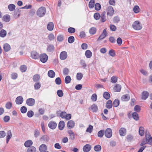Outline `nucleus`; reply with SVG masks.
I'll return each mask as SVG.
<instances>
[{
    "label": "nucleus",
    "instance_id": "nucleus-1",
    "mask_svg": "<svg viewBox=\"0 0 152 152\" xmlns=\"http://www.w3.org/2000/svg\"><path fill=\"white\" fill-rule=\"evenodd\" d=\"M146 140H143L140 144L141 146H143L147 143L148 144H152V137L149 132H146L145 133Z\"/></svg>",
    "mask_w": 152,
    "mask_h": 152
},
{
    "label": "nucleus",
    "instance_id": "nucleus-2",
    "mask_svg": "<svg viewBox=\"0 0 152 152\" xmlns=\"http://www.w3.org/2000/svg\"><path fill=\"white\" fill-rule=\"evenodd\" d=\"M46 10L45 7H41L39 8L37 12V14L39 17H42L45 15Z\"/></svg>",
    "mask_w": 152,
    "mask_h": 152
},
{
    "label": "nucleus",
    "instance_id": "nucleus-3",
    "mask_svg": "<svg viewBox=\"0 0 152 152\" xmlns=\"http://www.w3.org/2000/svg\"><path fill=\"white\" fill-rule=\"evenodd\" d=\"M132 26L133 28L136 30H140L142 28V25L141 24L140 22L138 20L134 21L133 23Z\"/></svg>",
    "mask_w": 152,
    "mask_h": 152
},
{
    "label": "nucleus",
    "instance_id": "nucleus-4",
    "mask_svg": "<svg viewBox=\"0 0 152 152\" xmlns=\"http://www.w3.org/2000/svg\"><path fill=\"white\" fill-rule=\"evenodd\" d=\"M107 14V16H112L114 12L113 8L111 6H109L106 9Z\"/></svg>",
    "mask_w": 152,
    "mask_h": 152
},
{
    "label": "nucleus",
    "instance_id": "nucleus-5",
    "mask_svg": "<svg viewBox=\"0 0 152 152\" xmlns=\"http://www.w3.org/2000/svg\"><path fill=\"white\" fill-rule=\"evenodd\" d=\"M40 61L43 63H45L48 60V57L45 53L42 54L39 56V57Z\"/></svg>",
    "mask_w": 152,
    "mask_h": 152
},
{
    "label": "nucleus",
    "instance_id": "nucleus-6",
    "mask_svg": "<svg viewBox=\"0 0 152 152\" xmlns=\"http://www.w3.org/2000/svg\"><path fill=\"white\" fill-rule=\"evenodd\" d=\"M104 134L105 136L108 138H110L112 135V130L110 128H107L104 132Z\"/></svg>",
    "mask_w": 152,
    "mask_h": 152
},
{
    "label": "nucleus",
    "instance_id": "nucleus-7",
    "mask_svg": "<svg viewBox=\"0 0 152 152\" xmlns=\"http://www.w3.org/2000/svg\"><path fill=\"white\" fill-rule=\"evenodd\" d=\"M26 104L28 106H34L35 103L34 99L32 98L27 99L26 100Z\"/></svg>",
    "mask_w": 152,
    "mask_h": 152
},
{
    "label": "nucleus",
    "instance_id": "nucleus-8",
    "mask_svg": "<svg viewBox=\"0 0 152 152\" xmlns=\"http://www.w3.org/2000/svg\"><path fill=\"white\" fill-rule=\"evenodd\" d=\"M107 32L106 29H104L102 34L99 36V37L97 39L98 41H99L102 39L105 38L107 35Z\"/></svg>",
    "mask_w": 152,
    "mask_h": 152
},
{
    "label": "nucleus",
    "instance_id": "nucleus-9",
    "mask_svg": "<svg viewBox=\"0 0 152 152\" xmlns=\"http://www.w3.org/2000/svg\"><path fill=\"white\" fill-rule=\"evenodd\" d=\"M67 56V52L65 51L61 52L60 55V58L61 60H64L66 59Z\"/></svg>",
    "mask_w": 152,
    "mask_h": 152
},
{
    "label": "nucleus",
    "instance_id": "nucleus-10",
    "mask_svg": "<svg viewBox=\"0 0 152 152\" xmlns=\"http://www.w3.org/2000/svg\"><path fill=\"white\" fill-rule=\"evenodd\" d=\"M149 95V93L147 91H144L142 93L141 99L143 100H146Z\"/></svg>",
    "mask_w": 152,
    "mask_h": 152
},
{
    "label": "nucleus",
    "instance_id": "nucleus-11",
    "mask_svg": "<svg viewBox=\"0 0 152 152\" xmlns=\"http://www.w3.org/2000/svg\"><path fill=\"white\" fill-rule=\"evenodd\" d=\"M75 126V123L72 120L69 121L67 124V127L69 129L73 128Z\"/></svg>",
    "mask_w": 152,
    "mask_h": 152
},
{
    "label": "nucleus",
    "instance_id": "nucleus-12",
    "mask_svg": "<svg viewBox=\"0 0 152 152\" xmlns=\"http://www.w3.org/2000/svg\"><path fill=\"white\" fill-rule=\"evenodd\" d=\"M31 57L34 59H38L39 56V54L35 51H33L31 53Z\"/></svg>",
    "mask_w": 152,
    "mask_h": 152
},
{
    "label": "nucleus",
    "instance_id": "nucleus-13",
    "mask_svg": "<svg viewBox=\"0 0 152 152\" xmlns=\"http://www.w3.org/2000/svg\"><path fill=\"white\" fill-rule=\"evenodd\" d=\"M48 126L51 129H54L57 126V124L54 121H50L49 123Z\"/></svg>",
    "mask_w": 152,
    "mask_h": 152
},
{
    "label": "nucleus",
    "instance_id": "nucleus-14",
    "mask_svg": "<svg viewBox=\"0 0 152 152\" xmlns=\"http://www.w3.org/2000/svg\"><path fill=\"white\" fill-rule=\"evenodd\" d=\"M91 147L90 145L87 144L83 146V150L84 152H88L91 150Z\"/></svg>",
    "mask_w": 152,
    "mask_h": 152
},
{
    "label": "nucleus",
    "instance_id": "nucleus-15",
    "mask_svg": "<svg viewBox=\"0 0 152 152\" xmlns=\"http://www.w3.org/2000/svg\"><path fill=\"white\" fill-rule=\"evenodd\" d=\"M47 147L46 145L42 144L39 148V150L41 152H45L47 150Z\"/></svg>",
    "mask_w": 152,
    "mask_h": 152
},
{
    "label": "nucleus",
    "instance_id": "nucleus-16",
    "mask_svg": "<svg viewBox=\"0 0 152 152\" xmlns=\"http://www.w3.org/2000/svg\"><path fill=\"white\" fill-rule=\"evenodd\" d=\"M100 21L102 22H105L107 20L106 17V12L105 11L103 12L100 15Z\"/></svg>",
    "mask_w": 152,
    "mask_h": 152
},
{
    "label": "nucleus",
    "instance_id": "nucleus-17",
    "mask_svg": "<svg viewBox=\"0 0 152 152\" xmlns=\"http://www.w3.org/2000/svg\"><path fill=\"white\" fill-rule=\"evenodd\" d=\"M23 101V99L22 96H18L16 99L15 102L18 104H21Z\"/></svg>",
    "mask_w": 152,
    "mask_h": 152
},
{
    "label": "nucleus",
    "instance_id": "nucleus-18",
    "mask_svg": "<svg viewBox=\"0 0 152 152\" xmlns=\"http://www.w3.org/2000/svg\"><path fill=\"white\" fill-rule=\"evenodd\" d=\"M11 46L8 44L5 43L3 46V49L6 52H7L11 49Z\"/></svg>",
    "mask_w": 152,
    "mask_h": 152
},
{
    "label": "nucleus",
    "instance_id": "nucleus-19",
    "mask_svg": "<svg viewBox=\"0 0 152 152\" xmlns=\"http://www.w3.org/2000/svg\"><path fill=\"white\" fill-rule=\"evenodd\" d=\"M89 110L91 109L93 112H96L98 110V107L95 104H93L91 105V107L88 108Z\"/></svg>",
    "mask_w": 152,
    "mask_h": 152
},
{
    "label": "nucleus",
    "instance_id": "nucleus-20",
    "mask_svg": "<svg viewBox=\"0 0 152 152\" xmlns=\"http://www.w3.org/2000/svg\"><path fill=\"white\" fill-rule=\"evenodd\" d=\"M68 134H69L71 139L74 140L75 138V134L74 132L72 130H69L67 131Z\"/></svg>",
    "mask_w": 152,
    "mask_h": 152
},
{
    "label": "nucleus",
    "instance_id": "nucleus-21",
    "mask_svg": "<svg viewBox=\"0 0 152 152\" xmlns=\"http://www.w3.org/2000/svg\"><path fill=\"white\" fill-rule=\"evenodd\" d=\"M130 98V96L128 94L124 95L122 96L121 98L122 100L124 101H127Z\"/></svg>",
    "mask_w": 152,
    "mask_h": 152
},
{
    "label": "nucleus",
    "instance_id": "nucleus-22",
    "mask_svg": "<svg viewBox=\"0 0 152 152\" xmlns=\"http://www.w3.org/2000/svg\"><path fill=\"white\" fill-rule=\"evenodd\" d=\"M65 126V123L64 121H60L58 125V127L60 130H62Z\"/></svg>",
    "mask_w": 152,
    "mask_h": 152
},
{
    "label": "nucleus",
    "instance_id": "nucleus-23",
    "mask_svg": "<svg viewBox=\"0 0 152 152\" xmlns=\"http://www.w3.org/2000/svg\"><path fill=\"white\" fill-rule=\"evenodd\" d=\"M40 78V77L39 75L36 74L33 76V80L34 82L38 81Z\"/></svg>",
    "mask_w": 152,
    "mask_h": 152
},
{
    "label": "nucleus",
    "instance_id": "nucleus-24",
    "mask_svg": "<svg viewBox=\"0 0 152 152\" xmlns=\"http://www.w3.org/2000/svg\"><path fill=\"white\" fill-rule=\"evenodd\" d=\"M32 144V141L31 140H28L25 142L24 145L26 147H29L31 146Z\"/></svg>",
    "mask_w": 152,
    "mask_h": 152
},
{
    "label": "nucleus",
    "instance_id": "nucleus-25",
    "mask_svg": "<svg viewBox=\"0 0 152 152\" xmlns=\"http://www.w3.org/2000/svg\"><path fill=\"white\" fill-rule=\"evenodd\" d=\"M54 25L53 23L52 22H50L48 24L47 26V28L49 31H52L54 28Z\"/></svg>",
    "mask_w": 152,
    "mask_h": 152
},
{
    "label": "nucleus",
    "instance_id": "nucleus-26",
    "mask_svg": "<svg viewBox=\"0 0 152 152\" xmlns=\"http://www.w3.org/2000/svg\"><path fill=\"white\" fill-rule=\"evenodd\" d=\"M121 89V86L120 85L117 84L113 88V89L115 92H119L120 91Z\"/></svg>",
    "mask_w": 152,
    "mask_h": 152
},
{
    "label": "nucleus",
    "instance_id": "nucleus-27",
    "mask_svg": "<svg viewBox=\"0 0 152 152\" xmlns=\"http://www.w3.org/2000/svg\"><path fill=\"white\" fill-rule=\"evenodd\" d=\"M2 19L5 22H9L10 19V16L9 15H5L3 16Z\"/></svg>",
    "mask_w": 152,
    "mask_h": 152
},
{
    "label": "nucleus",
    "instance_id": "nucleus-28",
    "mask_svg": "<svg viewBox=\"0 0 152 152\" xmlns=\"http://www.w3.org/2000/svg\"><path fill=\"white\" fill-rule=\"evenodd\" d=\"M126 132V129L124 128H121L119 130L120 135L121 136H124Z\"/></svg>",
    "mask_w": 152,
    "mask_h": 152
},
{
    "label": "nucleus",
    "instance_id": "nucleus-29",
    "mask_svg": "<svg viewBox=\"0 0 152 152\" xmlns=\"http://www.w3.org/2000/svg\"><path fill=\"white\" fill-rule=\"evenodd\" d=\"M12 137V134L10 130H9L7 132V140H6V142L7 143L10 139Z\"/></svg>",
    "mask_w": 152,
    "mask_h": 152
},
{
    "label": "nucleus",
    "instance_id": "nucleus-30",
    "mask_svg": "<svg viewBox=\"0 0 152 152\" xmlns=\"http://www.w3.org/2000/svg\"><path fill=\"white\" fill-rule=\"evenodd\" d=\"M96 31V29L95 27H92L89 30V33L91 35L95 34Z\"/></svg>",
    "mask_w": 152,
    "mask_h": 152
},
{
    "label": "nucleus",
    "instance_id": "nucleus-31",
    "mask_svg": "<svg viewBox=\"0 0 152 152\" xmlns=\"http://www.w3.org/2000/svg\"><path fill=\"white\" fill-rule=\"evenodd\" d=\"M85 54L86 57L88 58H90L92 56V53L89 50H86Z\"/></svg>",
    "mask_w": 152,
    "mask_h": 152
},
{
    "label": "nucleus",
    "instance_id": "nucleus-32",
    "mask_svg": "<svg viewBox=\"0 0 152 152\" xmlns=\"http://www.w3.org/2000/svg\"><path fill=\"white\" fill-rule=\"evenodd\" d=\"M40 140L41 141H44L45 142H48L49 140V137L47 135H44L42 136L40 139Z\"/></svg>",
    "mask_w": 152,
    "mask_h": 152
},
{
    "label": "nucleus",
    "instance_id": "nucleus-33",
    "mask_svg": "<svg viewBox=\"0 0 152 152\" xmlns=\"http://www.w3.org/2000/svg\"><path fill=\"white\" fill-rule=\"evenodd\" d=\"M106 106L107 108L110 109L112 106V102L111 100H108L106 103Z\"/></svg>",
    "mask_w": 152,
    "mask_h": 152
},
{
    "label": "nucleus",
    "instance_id": "nucleus-34",
    "mask_svg": "<svg viewBox=\"0 0 152 152\" xmlns=\"http://www.w3.org/2000/svg\"><path fill=\"white\" fill-rule=\"evenodd\" d=\"M7 35V32L4 29H2L0 31V36L1 37H4Z\"/></svg>",
    "mask_w": 152,
    "mask_h": 152
},
{
    "label": "nucleus",
    "instance_id": "nucleus-35",
    "mask_svg": "<svg viewBox=\"0 0 152 152\" xmlns=\"http://www.w3.org/2000/svg\"><path fill=\"white\" fill-rule=\"evenodd\" d=\"M140 10L139 6L136 5L134 6L133 8V11L135 13H138L140 11Z\"/></svg>",
    "mask_w": 152,
    "mask_h": 152
},
{
    "label": "nucleus",
    "instance_id": "nucleus-36",
    "mask_svg": "<svg viewBox=\"0 0 152 152\" xmlns=\"http://www.w3.org/2000/svg\"><path fill=\"white\" fill-rule=\"evenodd\" d=\"M55 75V72L52 70H49L48 72V75L50 77H53Z\"/></svg>",
    "mask_w": 152,
    "mask_h": 152
},
{
    "label": "nucleus",
    "instance_id": "nucleus-37",
    "mask_svg": "<svg viewBox=\"0 0 152 152\" xmlns=\"http://www.w3.org/2000/svg\"><path fill=\"white\" fill-rule=\"evenodd\" d=\"M54 47L53 45H50L48 46L47 48V51L49 52H52L54 51Z\"/></svg>",
    "mask_w": 152,
    "mask_h": 152
},
{
    "label": "nucleus",
    "instance_id": "nucleus-38",
    "mask_svg": "<svg viewBox=\"0 0 152 152\" xmlns=\"http://www.w3.org/2000/svg\"><path fill=\"white\" fill-rule=\"evenodd\" d=\"M71 77L69 76L68 75L66 77L64 81L66 84H68L71 82Z\"/></svg>",
    "mask_w": 152,
    "mask_h": 152
},
{
    "label": "nucleus",
    "instance_id": "nucleus-39",
    "mask_svg": "<svg viewBox=\"0 0 152 152\" xmlns=\"http://www.w3.org/2000/svg\"><path fill=\"white\" fill-rule=\"evenodd\" d=\"M144 130L143 127L141 126L139 129V133L140 135L143 136L144 134Z\"/></svg>",
    "mask_w": 152,
    "mask_h": 152
},
{
    "label": "nucleus",
    "instance_id": "nucleus-40",
    "mask_svg": "<svg viewBox=\"0 0 152 152\" xmlns=\"http://www.w3.org/2000/svg\"><path fill=\"white\" fill-rule=\"evenodd\" d=\"M15 8V5L13 4H10L8 6V8L9 10L11 11H12L14 10Z\"/></svg>",
    "mask_w": 152,
    "mask_h": 152
},
{
    "label": "nucleus",
    "instance_id": "nucleus-41",
    "mask_svg": "<svg viewBox=\"0 0 152 152\" xmlns=\"http://www.w3.org/2000/svg\"><path fill=\"white\" fill-rule=\"evenodd\" d=\"M109 55L112 57H114L115 56V52L114 50L113 49H110L109 51Z\"/></svg>",
    "mask_w": 152,
    "mask_h": 152
},
{
    "label": "nucleus",
    "instance_id": "nucleus-42",
    "mask_svg": "<svg viewBox=\"0 0 152 152\" xmlns=\"http://www.w3.org/2000/svg\"><path fill=\"white\" fill-rule=\"evenodd\" d=\"M36 148L34 146H31L28 148L27 151V152H36Z\"/></svg>",
    "mask_w": 152,
    "mask_h": 152
},
{
    "label": "nucleus",
    "instance_id": "nucleus-43",
    "mask_svg": "<svg viewBox=\"0 0 152 152\" xmlns=\"http://www.w3.org/2000/svg\"><path fill=\"white\" fill-rule=\"evenodd\" d=\"M12 104L11 102H8L6 104L5 107L7 109H10L12 107Z\"/></svg>",
    "mask_w": 152,
    "mask_h": 152
},
{
    "label": "nucleus",
    "instance_id": "nucleus-44",
    "mask_svg": "<svg viewBox=\"0 0 152 152\" xmlns=\"http://www.w3.org/2000/svg\"><path fill=\"white\" fill-rule=\"evenodd\" d=\"M94 149L96 151L99 152L101 151V147L100 145H97L94 147Z\"/></svg>",
    "mask_w": 152,
    "mask_h": 152
},
{
    "label": "nucleus",
    "instance_id": "nucleus-45",
    "mask_svg": "<svg viewBox=\"0 0 152 152\" xmlns=\"http://www.w3.org/2000/svg\"><path fill=\"white\" fill-rule=\"evenodd\" d=\"M119 101L117 99H115L113 102V106L114 107H117L119 104Z\"/></svg>",
    "mask_w": 152,
    "mask_h": 152
},
{
    "label": "nucleus",
    "instance_id": "nucleus-46",
    "mask_svg": "<svg viewBox=\"0 0 152 152\" xmlns=\"http://www.w3.org/2000/svg\"><path fill=\"white\" fill-rule=\"evenodd\" d=\"M95 2L94 0H91L89 1L88 4L89 7L90 8L94 7V5Z\"/></svg>",
    "mask_w": 152,
    "mask_h": 152
},
{
    "label": "nucleus",
    "instance_id": "nucleus-47",
    "mask_svg": "<svg viewBox=\"0 0 152 152\" xmlns=\"http://www.w3.org/2000/svg\"><path fill=\"white\" fill-rule=\"evenodd\" d=\"M132 117L135 120L137 121L139 119L138 115L136 112H134L133 113Z\"/></svg>",
    "mask_w": 152,
    "mask_h": 152
},
{
    "label": "nucleus",
    "instance_id": "nucleus-48",
    "mask_svg": "<svg viewBox=\"0 0 152 152\" xmlns=\"http://www.w3.org/2000/svg\"><path fill=\"white\" fill-rule=\"evenodd\" d=\"M103 97L106 99H108L110 97V94L107 92H105L104 93Z\"/></svg>",
    "mask_w": 152,
    "mask_h": 152
},
{
    "label": "nucleus",
    "instance_id": "nucleus-49",
    "mask_svg": "<svg viewBox=\"0 0 152 152\" xmlns=\"http://www.w3.org/2000/svg\"><path fill=\"white\" fill-rule=\"evenodd\" d=\"M104 133V130H102L99 131L98 133V136L99 137H102Z\"/></svg>",
    "mask_w": 152,
    "mask_h": 152
},
{
    "label": "nucleus",
    "instance_id": "nucleus-50",
    "mask_svg": "<svg viewBox=\"0 0 152 152\" xmlns=\"http://www.w3.org/2000/svg\"><path fill=\"white\" fill-rule=\"evenodd\" d=\"M97 97L95 94H93L91 96V99L93 102H95L97 100Z\"/></svg>",
    "mask_w": 152,
    "mask_h": 152
},
{
    "label": "nucleus",
    "instance_id": "nucleus-51",
    "mask_svg": "<svg viewBox=\"0 0 152 152\" xmlns=\"http://www.w3.org/2000/svg\"><path fill=\"white\" fill-rule=\"evenodd\" d=\"M41 85L39 82H37L34 85V88L36 90L39 89L41 87Z\"/></svg>",
    "mask_w": 152,
    "mask_h": 152
},
{
    "label": "nucleus",
    "instance_id": "nucleus-52",
    "mask_svg": "<svg viewBox=\"0 0 152 152\" xmlns=\"http://www.w3.org/2000/svg\"><path fill=\"white\" fill-rule=\"evenodd\" d=\"M27 66L24 65L21 66L20 67V70L22 72H26L27 70Z\"/></svg>",
    "mask_w": 152,
    "mask_h": 152
},
{
    "label": "nucleus",
    "instance_id": "nucleus-53",
    "mask_svg": "<svg viewBox=\"0 0 152 152\" xmlns=\"http://www.w3.org/2000/svg\"><path fill=\"white\" fill-rule=\"evenodd\" d=\"M75 40V38L73 36H71L69 37L68 38V42L70 43H73Z\"/></svg>",
    "mask_w": 152,
    "mask_h": 152
},
{
    "label": "nucleus",
    "instance_id": "nucleus-54",
    "mask_svg": "<svg viewBox=\"0 0 152 152\" xmlns=\"http://www.w3.org/2000/svg\"><path fill=\"white\" fill-rule=\"evenodd\" d=\"M95 9L96 10H99L101 9V6L99 3H96L95 5Z\"/></svg>",
    "mask_w": 152,
    "mask_h": 152
},
{
    "label": "nucleus",
    "instance_id": "nucleus-55",
    "mask_svg": "<svg viewBox=\"0 0 152 152\" xmlns=\"http://www.w3.org/2000/svg\"><path fill=\"white\" fill-rule=\"evenodd\" d=\"M57 39L58 41L61 42L64 39V37L63 35L60 34L58 35L57 38Z\"/></svg>",
    "mask_w": 152,
    "mask_h": 152
},
{
    "label": "nucleus",
    "instance_id": "nucleus-56",
    "mask_svg": "<svg viewBox=\"0 0 152 152\" xmlns=\"http://www.w3.org/2000/svg\"><path fill=\"white\" fill-rule=\"evenodd\" d=\"M83 74L81 73H78L77 74L76 78L78 80H81L83 77Z\"/></svg>",
    "mask_w": 152,
    "mask_h": 152
},
{
    "label": "nucleus",
    "instance_id": "nucleus-57",
    "mask_svg": "<svg viewBox=\"0 0 152 152\" xmlns=\"http://www.w3.org/2000/svg\"><path fill=\"white\" fill-rule=\"evenodd\" d=\"M11 78L13 80H15L18 77V75L17 73H13L11 75Z\"/></svg>",
    "mask_w": 152,
    "mask_h": 152
},
{
    "label": "nucleus",
    "instance_id": "nucleus-58",
    "mask_svg": "<svg viewBox=\"0 0 152 152\" xmlns=\"http://www.w3.org/2000/svg\"><path fill=\"white\" fill-rule=\"evenodd\" d=\"M68 32L71 34L74 33L75 31V29L72 27H69L68 29Z\"/></svg>",
    "mask_w": 152,
    "mask_h": 152
},
{
    "label": "nucleus",
    "instance_id": "nucleus-59",
    "mask_svg": "<svg viewBox=\"0 0 152 152\" xmlns=\"http://www.w3.org/2000/svg\"><path fill=\"white\" fill-rule=\"evenodd\" d=\"M117 80V77L114 76L112 77L111 78V81L113 83H116Z\"/></svg>",
    "mask_w": 152,
    "mask_h": 152
},
{
    "label": "nucleus",
    "instance_id": "nucleus-60",
    "mask_svg": "<svg viewBox=\"0 0 152 152\" xmlns=\"http://www.w3.org/2000/svg\"><path fill=\"white\" fill-rule=\"evenodd\" d=\"M93 129V126L91 125H89V127L87 128L86 131L90 133L91 132Z\"/></svg>",
    "mask_w": 152,
    "mask_h": 152
},
{
    "label": "nucleus",
    "instance_id": "nucleus-61",
    "mask_svg": "<svg viewBox=\"0 0 152 152\" xmlns=\"http://www.w3.org/2000/svg\"><path fill=\"white\" fill-rule=\"evenodd\" d=\"M27 110V108L25 106H23L20 108V111L22 113H26Z\"/></svg>",
    "mask_w": 152,
    "mask_h": 152
},
{
    "label": "nucleus",
    "instance_id": "nucleus-62",
    "mask_svg": "<svg viewBox=\"0 0 152 152\" xmlns=\"http://www.w3.org/2000/svg\"><path fill=\"white\" fill-rule=\"evenodd\" d=\"M34 114V112L32 110L28 111L27 113V115L29 118L32 117L33 116Z\"/></svg>",
    "mask_w": 152,
    "mask_h": 152
},
{
    "label": "nucleus",
    "instance_id": "nucleus-63",
    "mask_svg": "<svg viewBox=\"0 0 152 152\" xmlns=\"http://www.w3.org/2000/svg\"><path fill=\"white\" fill-rule=\"evenodd\" d=\"M56 83L57 85H60L61 84V81L60 77H57L55 80Z\"/></svg>",
    "mask_w": 152,
    "mask_h": 152
},
{
    "label": "nucleus",
    "instance_id": "nucleus-64",
    "mask_svg": "<svg viewBox=\"0 0 152 152\" xmlns=\"http://www.w3.org/2000/svg\"><path fill=\"white\" fill-rule=\"evenodd\" d=\"M48 37L50 41L53 40L55 39L54 36L52 33L50 34L48 36Z\"/></svg>",
    "mask_w": 152,
    "mask_h": 152
}]
</instances>
